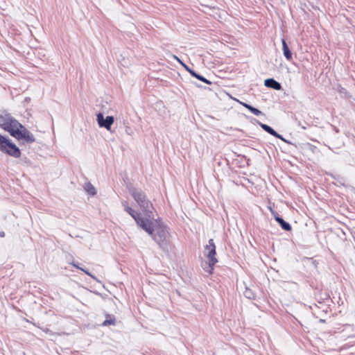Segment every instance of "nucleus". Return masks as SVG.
<instances>
[{
    "label": "nucleus",
    "mask_w": 355,
    "mask_h": 355,
    "mask_svg": "<svg viewBox=\"0 0 355 355\" xmlns=\"http://www.w3.org/2000/svg\"><path fill=\"white\" fill-rule=\"evenodd\" d=\"M129 192L141 208L140 212L126 206L125 211L135 220L136 222H151L155 219V209L153 204L146 198L145 193L139 189L132 187Z\"/></svg>",
    "instance_id": "f257e3e1"
},
{
    "label": "nucleus",
    "mask_w": 355,
    "mask_h": 355,
    "mask_svg": "<svg viewBox=\"0 0 355 355\" xmlns=\"http://www.w3.org/2000/svg\"><path fill=\"white\" fill-rule=\"evenodd\" d=\"M0 127L17 140L23 139L28 144H32L35 141L33 135L12 117L3 119Z\"/></svg>",
    "instance_id": "f03ea898"
},
{
    "label": "nucleus",
    "mask_w": 355,
    "mask_h": 355,
    "mask_svg": "<svg viewBox=\"0 0 355 355\" xmlns=\"http://www.w3.org/2000/svg\"><path fill=\"white\" fill-rule=\"evenodd\" d=\"M139 227L150 235L159 246L166 251L168 250L167 239L168 232L160 223H137Z\"/></svg>",
    "instance_id": "7ed1b4c3"
},
{
    "label": "nucleus",
    "mask_w": 355,
    "mask_h": 355,
    "mask_svg": "<svg viewBox=\"0 0 355 355\" xmlns=\"http://www.w3.org/2000/svg\"><path fill=\"white\" fill-rule=\"evenodd\" d=\"M203 254L206 260L202 263V267L205 271L211 274L214 265L218 262L216 257V245L213 239H209L208 243L205 246Z\"/></svg>",
    "instance_id": "20e7f679"
},
{
    "label": "nucleus",
    "mask_w": 355,
    "mask_h": 355,
    "mask_svg": "<svg viewBox=\"0 0 355 355\" xmlns=\"http://www.w3.org/2000/svg\"><path fill=\"white\" fill-rule=\"evenodd\" d=\"M0 151L13 157L21 156V151L13 143L0 134Z\"/></svg>",
    "instance_id": "39448f33"
},
{
    "label": "nucleus",
    "mask_w": 355,
    "mask_h": 355,
    "mask_svg": "<svg viewBox=\"0 0 355 355\" xmlns=\"http://www.w3.org/2000/svg\"><path fill=\"white\" fill-rule=\"evenodd\" d=\"M97 121L100 127H104L107 130H110L111 126L114 121L112 116H108L105 119L102 113L97 114Z\"/></svg>",
    "instance_id": "423d86ee"
},
{
    "label": "nucleus",
    "mask_w": 355,
    "mask_h": 355,
    "mask_svg": "<svg viewBox=\"0 0 355 355\" xmlns=\"http://www.w3.org/2000/svg\"><path fill=\"white\" fill-rule=\"evenodd\" d=\"M265 85L276 90H279L282 88L280 83L272 78L266 79L265 80Z\"/></svg>",
    "instance_id": "0eeeda50"
},
{
    "label": "nucleus",
    "mask_w": 355,
    "mask_h": 355,
    "mask_svg": "<svg viewBox=\"0 0 355 355\" xmlns=\"http://www.w3.org/2000/svg\"><path fill=\"white\" fill-rule=\"evenodd\" d=\"M282 43L283 52H284V55L285 58L288 60H291L292 59V53H291L284 39L282 40Z\"/></svg>",
    "instance_id": "6e6552de"
},
{
    "label": "nucleus",
    "mask_w": 355,
    "mask_h": 355,
    "mask_svg": "<svg viewBox=\"0 0 355 355\" xmlns=\"http://www.w3.org/2000/svg\"><path fill=\"white\" fill-rule=\"evenodd\" d=\"M238 102L241 105H242L243 107L247 108L248 110H250L254 115L259 116V115L261 114V112L260 110H259L258 109L251 106L250 105H248V104H247L245 103H243V102H241V101H238Z\"/></svg>",
    "instance_id": "1a4fd4ad"
},
{
    "label": "nucleus",
    "mask_w": 355,
    "mask_h": 355,
    "mask_svg": "<svg viewBox=\"0 0 355 355\" xmlns=\"http://www.w3.org/2000/svg\"><path fill=\"white\" fill-rule=\"evenodd\" d=\"M187 70L189 71V72L190 73V74L193 76V77H195L196 78H197L198 80L203 82V83H205L208 85H210L211 84V83L207 79H206L205 78H204L203 76H200V74L197 73L196 72H195L193 70H191V69H187Z\"/></svg>",
    "instance_id": "9d476101"
},
{
    "label": "nucleus",
    "mask_w": 355,
    "mask_h": 355,
    "mask_svg": "<svg viewBox=\"0 0 355 355\" xmlns=\"http://www.w3.org/2000/svg\"><path fill=\"white\" fill-rule=\"evenodd\" d=\"M260 125L268 133H269L271 135L275 136V137H276L277 138H280L279 135L276 131H275L271 127H270L269 125H268L266 124H263V123H261Z\"/></svg>",
    "instance_id": "9b49d317"
},
{
    "label": "nucleus",
    "mask_w": 355,
    "mask_h": 355,
    "mask_svg": "<svg viewBox=\"0 0 355 355\" xmlns=\"http://www.w3.org/2000/svg\"><path fill=\"white\" fill-rule=\"evenodd\" d=\"M85 189L87 191V193H89L91 195H95L96 194V189L92 186V184L91 183L86 184Z\"/></svg>",
    "instance_id": "f8f14e48"
},
{
    "label": "nucleus",
    "mask_w": 355,
    "mask_h": 355,
    "mask_svg": "<svg viewBox=\"0 0 355 355\" xmlns=\"http://www.w3.org/2000/svg\"><path fill=\"white\" fill-rule=\"evenodd\" d=\"M71 265L73 266L74 267H76V268L79 269V270H81L82 271H83L85 274H87V275L90 276L91 277H92L93 279H96L94 277V276H93L90 272H89L87 270L82 268L81 267L78 266L75 262H70L69 263Z\"/></svg>",
    "instance_id": "ddd939ff"
},
{
    "label": "nucleus",
    "mask_w": 355,
    "mask_h": 355,
    "mask_svg": "<svg viewBox=\"0 0 355 355\" xmlns=\"http://www.w3.org/2000/svg\"><path fill=\"white\" fill-rule=\"evenodd\" d=\"M114 324H115V318H110V319H107L103 322V326L114 325Z\"/></svg>",
    "instance_id": "4468645a"
},
{
    "label": "nucleus",
    "mask_w": 355,
    "mask_h": 355,
    "mask_svg": "<svg viewBox=\"0 0 355 355\" xmlns=\"http://www.w3.org/2000/svg\"><path fill=\"white\" fill-rule=\"evenodd\" d=\"M280 225L282 226V229L286 230V231H289L291 230V227L290 225V223H279Z\"/></svg>",
    "instance_id": "2eb2a0df"
},
{
    "label": "nucleus",
    "mask_w": 355,
    "mask_h": 355,
    "mask_svg": "<svg viewBox=\"0 0 355 355\" xmlns=\"http://www.w3.org/2000/svg\"><path fill=\"white\" fill-rule=\"evenodd\" d=\"M244 295L248 298H252L253 297V295L250 289H246L244 292Z\"/></svg>",
    "instance_id": "dca6fc26"
},
{
    "label": "nucleus",
    "mask_w": 355,
    "mask_h": 355,
    "mask_svg": "<svg viewBox=\"0 0 355 355\" xmlns=\"http://www.w3.org/2000/svg\"><path fill=\"white\" fill-rule=\"evenodd\" d=\"M275 219L277 222L281 223V222H285L282 218H279L278 215H275Z\"/></svg>",
    "instance_id": "f3484780"
},
{
    "label": "nucleus",
    "mask_w": 355,
    "mask_h": 355,
    "mask_svg": "<svg viewBox=\"0 0 355 355\" xmlns=\"http://www.w3.org/2000/svg\"><path fill=\"white\" fill-rule=\"evenodd\" d=\"M4 236H5L4 232H2V231L0 232V237H4Z\"/></svg>",
    "instance_id": "a211bd4d"
}]
</instances>
